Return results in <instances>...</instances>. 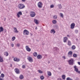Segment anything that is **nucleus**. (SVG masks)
<instances>
[{
    "mask_svg": "<svg viewBox=\"0 0 80 80\" xmlns=\"http://www.w3.org/2000/svg\"><path fill=\"white\" fill-rule=\"evenodd\" d=\"M25 7V6L22 4H19L18 5V8L19 9H23Z\"/></svg>",
    "mask_w": 80,
    "mask_h": 80,
    "instance_id": "1",
    "label": "nucleus"
},
{
    "mask_svg": "<svg viewBox=\"0 0 80 80\" xmlns=\"http://www.w3.org/2000/svg\"><path fill=\"white\" fill-rule=\"evenodd\" d=\"M29 33V31L26 29L24 30L23 32V34L24 35H28Z\"/></svg>",
    "mask_w": 80,
    "mask_h": 80,
    "instance_id": "2",
    "label": "nucleus"
},
{
    "mask_svg": "<svg viewBox=\"0 0 80 80\" xmlns=\"http://www.w3.org/2000/svg\"><path fill=\"white\" fill-rule=\"evenodd\" d=\"M68 62L69 65H73V62H74V60L73 59H72L68 61Z\"/></svg>",
    "mask_w": 80,
    "mask_h": 80,
    "instance_id": "3",
    "label": "nucleus"
},
{
    "mask_svg": "<svg viewBox=\"0 0 80 80\" xmlns=\"http://www.w3.org/2000/svg\"><path fill=\"white\" fill-rule=\"evenodd\" d=\"M30 15L31 17H34L35 16V13L33 11L30 12Z\"/></svg>",
    "mask_w": 80,
    "mask_h": 80,
    "instance_id": "4",
    "label": "nucleus"
},
{
    "mask_svg": "<svg viewBox=\"0 0 80 80\" xmlns=\"http://www.w3.org/2000/svg\"><path fill=\"white\" fill-rule=\"evenodd\" d=\"M38 5L39 8H42V5H43V4L41 2H39L38 4Z\"/></svg>",
    "mask_w": 80,
    "mask_h": 80,
    "instance_id": "5",
    "label": "nucleus"
},
{
    "mask_svg": "<svg viewBox=\"0 0 80 80\" xmlns=\"http://www.w3.org/2000/svg\"><path fill=\"white\" fill-rule=\"evenodd\" d=\"M75 26V24L74 22H73L71 24V29H73Z\"/></svg>",
    "mask_w": 80,
    "mask_h": 80,
    "instance_id": "6",
    "label": "nucleus"
},
{
    "mask_svg": "<svg viewBox=\"0 0 80 80\" xmlns=\"http://www.w3.org/2000/svg\"><path fill=\"white\" fill-rule=\"evenodd\" d=\"M20 15H22V12L21 11L19 12L17 14V16L18 17V18H20Z\"/></svg>",
    "mask_w": 80,
    "mask_h": 80,
    "instance_id": "7",
    "label": "nucleus"
},
{
    "mask_svg": "<svg viewBox=\"0 0 80 80\" xmlns=\"http://www.w3.org/2000/svg\"><path fill=\"white\" fill-rule=\"evenodd\" d=\"M14 71L17 74H19L20 73V71L18 68H16L14 69Z\"/></svg>",
    "mask_w": 80,
    "mask_h": 80,
    "instance_id": "8",
    "label": "nucleus"
},
{
    "mask_svg": "<svg viewBox=\"0 0 80 80\" xmlns=\"http://www.w3.org/2000/svg\"><path fill=\"white\" fill-rule=\"evenodd\" d=\"M13 60L14 62H20V59L18 58H13Z\"/></svg>",
    "mask_w": 80,
    "mask_h": 80,
    "instance_id": "9",
    "label": "nucleus"
},
{
    "mask_svg": "<svg viewBox=\"0 0 80 80\" xmlns=\"http://www.w3.org/2000/svg\"><path fill=\"white\" fill-rule=\"evenodd\" d=\"M26 49L28 52H30V51H31V49L30 48H29V47H28V46H26Z\"/></svg>",
    "mask_w": 80,
    "mask_h": 80,
    "instance_id": "10",
    "label": "nucleus"
},
{
    "mask_svg": "<svg viewBox=\"0 0 80 80\" xmlns=\"http://www.w3.org/2000/svg\"><path fill=\"white\" fill-rule=\"evenodd\" d=\"M28 60L30 62H33V59H32V58L30 57H29L28 58Z\"/></svg>",
    "mask_w": 80,
    "mask_h": 80,
    "instance_id": "11",
    "label": "nucleus"
},
{
    "mask_svg": "<svg viewBox=\"0 0 80 80\" xmlns=\"http://www.w3.org/2000/svg\"><path fill=\"white\" fill-rule=\"evenodd\" d=\"M74 71H76V72H78V69L77 68L76 66H75L74 67Z\"/></svg>",
    "mask_w": 80,
    "mask_h": 80,
    "instance_id": "12",
    "label": "nucleus"
},
{
    "mask_svg": "<svg viewBox=\"0 0 80 80\" xmlns=\"http://www.w3.org/2000/svg\"><path fill=\"white\" fill-rule=\"evenodd\" d=\"M37 58L38 59H41L42 58V57L41 55H38L37 56Z\"/></svg>",
    "mask_w": 80,
    "mask_h": 80,
    "instance_id": "13",
    "label": "nucleus"
},
{
    "mask_svg": "<svg viewBox=\"0 0 80 80\" xmlns=\"http://www.w3.org/2000/svg\"><path fill=\"white\" fill-rule=\"evenodd\" d=\"M58 28H59V27H58V25H55L54 26V29L55 30H57V29H58Z\"/></svg>",
    "mask_w": 80,
    "mask_h": 80,
    "instance_id": "14",
    "label": "nucleus"
},
{
    "mask_svg": "<svg viewBox=\"0 0 80 80\" xmlns=\"http://www.w3.org/2000/svg\"><path fill=\"white\" fill-rule=\"evenodd\" d=\"M67 39H68V38H67V37H64L63 39L64 42H65H65H67Z\"/></svg>",
    "mask_w": 80,
    "mask_h": 80,
    "instance_id": "15",
    "label": "nucleus"
},
{
    "mask_svg": "<svg viewBox=\"0 0 80 80\" xmlns=\"http://www.w3.org/2000/svg\"><path fill=\"white\" fill-rule=\"evenodd\" d=\"M2 32H3V28L2 27H0V33H1Z\"/></svg>",
    "mask_w": 80,
    "mask_h": 80,
    "instance_id": "16",
    "label": "nucleus"
},
{
    "mask_svg": "<svg viewBox=\"0 0 80 80\" xmlns=\"http://www.w3.org/2000/svg\"><path fill=\"white\" fill-rule=\"evenodd\" d=\"M34 22L36 24L38 25V20L35 19H34Z\"/></svg>",
    "mask_w": 80,
    "mask_h": 80,
    "instance_id": "17",
    "label": "nucleus"
},
{
    "mask_svg": "<svg viewBox=\"0 0 80 80\" xmlns=\"http://www.w3.org/2000/svg\"><path fill=\"white\" fill-rule=\"evenodd\" d=\"M13 29H14V33H18V31L17 28H15Z\"/></svg>",
    "mask_w": 80,
    "mask_h": 80,
    "instance_id": "18",
    "label": "nucleus"
},
{
    "mask_svg": "<svg viewBox=\"0 0 80 80\" xmlns=\"http://www.w3.org/2000/svg\"><path fill=\"white\" fill-rule=\"evenodd\" d=\"M58 8H59V9H61L62 8V5L61 4H58Z\"/></svg>",
    "mask_w": 80,
    "mask_h": 80,
    "instance_id": "19",
    "label": "nucleus"
},
{
    "mask_svg": "<svg viewBox=\"0 0 80 80\" xmlns=\"http://www.w3.org/2000/svg\"><path fill=\"white\" fill-rule=\"evenodd\" d=\"M72 53H73V52H72L69 51L68 52V54L70 55H71V56H72Z\"/></svg>",
    "mask_w": 80,
    "mask_h": 80,
    "instance_id": "20",
    "label": "nucleus"
},
{
    "mask_svg": "<svg viewBox=\"0 0 80 80\" xmlns=\"http://www.w3.org/2000/svg\"><path fill=\"white\" fill-rule=\"evenodd\" d=\"M4 55L6 56V57H7L8 56V52H6L4 53Z\"/></svg>",
    "mask_w": 80,
    "mask_h": 80,
    "instance_id": "21",
    "label": "nucleus"
},
{
    "mask_svg": "<svg viewBox=\"0 0 80 80\" xmlns=\"http://www.w3.org/2000/svg\"><path fill=\"white\" fill-rule=\"evenodd\" d=\"M19 78L21 79H22L23 78V76L22 75H20L19 76Z\"/></svg>",
    "mask_w": 80,
    "mask_h": 80,
    "instance_id": "22",
    "label": "nucleus"
},
{
    "mask_svg": "<svg viewBox=\"0 0 80 80\" xmlns=\"http://www.w3.org/2000/svg\"><path fill=\"white\" fill-rule=\"evenodd\" d=\"M68 45H69V46H70V45H71L72 43H71V42L70 41H68Z\"/></svg>",
    "mask_w": 80,
    "mask_h": 80,
    "instance_id": "23",
    "label": "nucleus"
},
{
    "mask_svg": "<svg viewBox=\"0 0 80 80\" xmlns=\"http://www.w3.org/2000/svg\"><path fill=\"white\" fill-rule=\"evenodd\" d=\"M3 62V58L1 57L0 56V62Z\"/></svg>",
    "mask_w": 80,
    "mask_h": 80,
    "instance_id": "24",
    "label": "nucleus"
},
{
    "mask_svg": "<svg viewBox=\"0 0 80 80\" xmlns=\"http://www.w3.org/2000/svg\"><path fill=\"white\" fill-rule=\"evenodd\" d=\"M54 49L55 50V51H56V52L58 51V48L57 47L54 48Z\"/></svg>",
    "mask_w": 80,
    "mask_h": 80,
    "instance_id": "25",
    "label": "nucleus"
},
{
    "mask_svg": "<svg viewBox=\"0 0 80 80\" xmlns=\"http://www.w3.org/2000/svg\"><path fill=\"white\" fill-rule=\"evenodd\" d=\"M48 75L49 76H51L52 75V73H51V72L50 71H48Z\"/></svg>",
    "mask_w": 80,
    "mask_h": 80,
    "instance_id": "26",
    "label": "nucleus"
},
{
    "mask_svg": "<svg viewBox=\"0 0 80 80\" xmlns=\"http://www.w3.org/2000/svg\"><path fill=\"white\" fill-rule=\"evenodd\" d=\"M33 55L34 57H37V52H35L33 53Z\"/></svg>",
    "mask_w": 80,
    "mask_h": 80,
    "instance_id": "27",
    "label": "nucleus"
},
{
    "mask_svg": "<svg viewBox=\"0 0 80 80\" xmlns=\"http://www.w3.org/2000/svg\"><path fill=\"white\" fill-rule=\"evenodd\" d=\"M55 33V31L54 30V29H53L51 30V33Z\"/></svg>",
    "mask_w": 80,
    "mask_h": 80,
    "instance_id": "28",
    "label": "nucleus"
},
{
    "mask_svg": "<svg viewBox=\"0 0 80 80\" xmlns=\"http://www.w3.org/2000/svg\"><path fill=\"white\" fill-rule=\"evenodd\" d=\"M72 50H75V49L76 48V47H75V45L72 46Z\"/></svg>",
    "mask_w": 80,
    "mask_h": 80,
    "instance_id": "29",
    "label": "nucleus"
},
{
    "mask_svg": "<svg viewBox=\"0 0 80 80\" xmlns=\"http://www.w3.org/2000/svg\"><path fill=\"white\" fill-rule=\"evenodd\" d=\"M52 23L53 24H55L57 23V21L56 20H53L52 21Z\"/></svg>",
    "mask_w": 80,
    "mask_h": 80,
    "instance_id": "30",
    "label": "nucleus"
},
{
    "mask_svg": "<svg viewBox=\"0 0 80 80\" xmlns=\"http://www.w3.org/2000/svg\"><path fill=\"white\" fill-rule=\"evenodd\" d=\"M0 77H1V78L2 77V78H4V77H5V75L3 73H2L1 74Z\"/></svg>",
    "mask_w": 80,
    "mask_h": 80,
    "instance_id": "31",
    "label": "nucleus"
},
{
    "mask_svg": "<svg viewBox=\"0 0 80 80\" xmlns=\"http://www.w3.org/2000/svg\"><path fill=\"white\" fill-rule=\"evenodd\" d=\"M73 57H74V58H76V57H77V55L76 54H73Z\"/></svg>",
    "mask_w": 80,
    "mask_h": 80,
    "instance_id": "32",
    "label": "nucleus"
},
{
    "mask_svg": "<svg viewBox=\"0 0 80 80\" xmlns=\"http://www.w3.org/2000/svg\"><path fill=\"white\" fill-rule=\"evenodd\" d=\"M40 78L42 80H43V79H44V77L43 76H41L40 77Z\"/></svg>",
    "mask_w": 80,
    "mask_h": 80,
    "instance_id": "33",
    "label": "nucleus"
},
{
    "mask_svg": "<svg viewBox=\"0 0 80 80\" xmlns=\"http://www.w3.org/2000/svg\"><path fill=\"white\" fill-rule=\"evenodd\" d=\"M62 78L63 79V80H65V75H63L62 76Z\"/></svg>",
    "mask_w": 80,
    "mask_h": 80,
    "instance_id": "34",
    "label": "nucleus"
},
{
    "mask_svg": "<svg viewBox=\"0 0 80 80\" xmlns=\"http://www.w3.org/2000/svg\"><path fill=\"white\" fill-rule=\"evenodd\" d=\"M53 18L54 19H57V16L56 15H55L54 16Z\"/></svg>",
    "mask_w": 80,
    "mask_h": 80,
    "instance_id": "35",
    "label": "nucleus"
},
{
    "mask_svg": "<svg viewBox=\"0 0 80 80\" xmlns=\"http://www.w3.org/2000/svg\"><path fill=\"white\" fill-rule=\"evenodd\" d=\"M75 33H78V30L77 29H76L75 30Z\"/></svg>",
    "mask_w": 80,
    "mask_h": 80,
    "instance_id": "36",
    "label": "nucleus"
},
{
    "mask_svg": "<svg viewBox=\"0 0 80 80\" xmlns=\"http://www.w3.org/2000/svg\"><path fill=\"white\" fill-rule=\"evenodd\" d=\"M12 41H14L15 40V37H13L12 38Z\"/></svg>",
    "mask_w": 80,
    "mask_h": 80,
    "instance_id": "37",
    "label": "nucleus"
},
{
    "mask_svg": "<svg viewBox=\"0 0 80 80\" xmlns=\"http://www.w3.org/2000/svg\"><path fill=\"white\" fill-rule=\"evenodd\" d=\"M60 16L62 17V18H63V15L62 13H60Z\"/></svg>",
    "mask_w": 80,
    "mask_h": 80,
    "instance_id": "38",
    "label": "nucleus"
},
{
    "mask_svg": "<svg viewBox=\"0 0 80 80\" xmlns=\"http://www.w3.org/2000/svg\"><path fill=\"white\" fill-rule=\"evenodd\" d=\"M38 72L39 73H42V71L40 70H38Z\"/></svg>",
    "mask_w": 80,
    "mask_h": 80,
    "instance_id": "39",
    "label": "nucleus"
},
{
    "mask_svg": "<svg viewBox=\"0 0 80 80\" xmlns=\"http://www.w3.org/2000/svg\"><path fill=\"white\" fill-rule=\"evenodd\" d=\"M50 7L51 8H53V7H54V5H51Z\"/></svg>",
    "mask_w": 80,
    "mask_h": 80,
    "instance_id": "40",
    "label": "nucleus"
},
{
    "mask_svg": "<svg viewBox=\"0 0 80 80\" xmlns=\"http://www.w3.org/2000/svg\"><path fill=\"white\" fill-rule=\"evenodd\" d=\"M11 46L12 47H14V44H13V43L11 44Z\"/></svg>",
    "mask_w": 80,
    "mask_h": 80,
    "instance_id": "41",
    "label": "nucleus"
},
{
    "mask_svg": "<svg viewBox=\"0 0 80 80\" xmlns=\"http://www.w3.org/2000/svg\"><path fill=\"white\" fill-rule=\"evenodd\" d=\"M17 47H19L20 46V44L19 43H18L17 44Z\"/></svg>",
    "mask_w": 80,
    "mask_h": 80,
    "instance_id": "42",
    "label": "nucleus"
},
{
    "mask_svg": "<svg viewBox=\"0 0 80 80\" xmlns=\"http://www.w3.org/2000/svg\"><path fill=\"white\" fill-rule=\"evenodd\" d=\"M25 68V65H23L22 66V68Z\"/></svg>",
    "mask_w": 80,
    "mask_h": 80,
    "instance_id": "43",
    "label": "nucleus"
},
{
    "mask_svg": "<svg viewBox=\"0 0 80 80\" xmlns=\"http://www.w3.org/2000/svg\"><path fill=\"white\" fill-rule=\"evenodd\" d=\"M0 80H4V79L2 78L1 77H0Z\"/></svg>",
    "mask_w": 80,
    "mask_h": 80,
    "instance_id": "44",
    "label": "nucleus"
},
{
    "mask_svg": "<svg viewBox=\"0 0 80 80\" xmlns=\"http://www.w3.org/2000/svg\"><path fill=\"white\" fill-rule=\"evenodd\" d=\"M58 80H62V79L60 78H59L58 79Z\"/></svg>",
    "mask_w": 80,
    "mask_h": 80,
    "instance_id": "45",
    "label": "nucleus"
},
{
    "mask_svg": "<svg viewBox=\"0 0 80 80\" xmlns=\"http://www.w3.org/2000/svg\"><path fill=\"white\" fill-rule=\"evenodd\" d=\"M6 18H4V21H5V20H6Z\"/></svg>",
    "mask_w": 80,
    "mask_h": 80,
    "instance_id": "46",
    "label": "nucleus"
},
{
    "mask_svg": "<svg viewBox=\"0 0 80 80\" xmlns=\"http://www.w3.org/2000/svg\"><path fill=\"white\" fill-rule=\"evenodd\" d=\"M62 58H64V59H66V58H65V56L63 57H62Z\"/></svg>",
    "mask_w": 80,
    "mask_h": 80,
    "instance_id": "47",
    "label": "nucleus"
},
{
    "mask_svg": "<svg viewBox=\"0 0 80 80\" xmlns=\"http://www.w3.org/2000/svg\"><path fill=\"white\" fill-rule=\"evenodd\" d=\"M78 65H80V62H78Z\"/></svg>",
    "mask_w": 80,
    "mask_h": 80,
    "instance_id": "48",
    "label": "nucleus"
},
{
    "mask_svg": "<svg viewBox=\"0 0 80 80\" xmlns=\"http://www.w3.org/2000/svg\"><path fill=\"white\" fill-rule=\"evenodd\" d=\"M37 29H38L37 27H36L35 28V29H36V30H37Z\"/></svg>",
    "mask_w": 80,
    "mask_h": 80,
    "instance_id": "49",
    "label": "nucleus"
},
{
    "mask_svg": "<svg viewBox=\"0 0 80 80\" xmlns=\"http://www.w3.org/2000/svg\"><path fill=\"white\" fill-rule=\"evenodd\" d=\"M4 31L5 32H7V30H6V29H4Z\"/></svg>",
    "mask_w": 80,
    "mask_h": 80,
    "instance_id": "50",
    "label": "nucleus"
},
{
    "mask_svg": "<svg viewBox=\"0 0 80 80\" xmlns=\"http://www.w3.org/2000/svg\"><path fill=\"white\" fill-rule=\"evenodd\" d=\"M22 2H25V0H22Z\"/></svg>",
    "mask_w": 80,
    "mask_h": 80,
    "instance_id": "51",
    "label": "nucleus"
},
{
    "mask_svg": "<svg viewBox=\"0 0 80 80\" xmlns=\"http://www.w3.org/2000/svg\"><path fill=\"white\" fill-rule=\"evenodd\" d=\"M78 73H80V71H78Z\"/></svg>",
    "mask_w": 80,
    "mask_h": 80,
    "instance_id": "52",
    "label": "nucleus"
},
{
    "mask_svg": "<svg viewBox=\"0 0 80 80\" xmlns=\"http://www.w3.org/2000/svg\"><path fill=\"white\" fill-rule=\"evenodd\" d=\"M58 69H59V70H60V69H61V68H59Z\"/></svg>",
    "mask_w": 80,
    "mask_h": 80,
    "instance_id": "53",
    "label": "nucleus"
},
{
    "mask_svg": "<svg viewBox=\"0 0 80 80\" xmlns=\"http://www.w3.org/2000/svg\"><path fill=\"white\" fill-rule=\"evenodd\" d=\"M42 45H45V43H42Z\"/></svg>",
    "mask_w": 80,
    "mask_h": 80,
    "instance_id": "54",
    "label": "nucleus"
},
{
    "mask_svg": "<svg viewBox=\"0 0 80 80\" xmlns=\"http://www.w3.org/2000/svg\"><path fill=\"white\" fill-rule=\"evenodd\" d=\"M12 67V65L11 64V67Z\"/></svg>",
    "mask_w": 80,
    "mask_h": 80,
    "instance_id": "55",
    "label": "nucleus"
},
{
    "mask_svg": "<svg viewBox=\"0 0 80 80\" xmlns=\"http://www.w3.org/2000/svg\"><path fill=\"white\" fill-rule=\"evenodd\" d=\"M1 72H2V71H0V73H1Z\"/></svg>",
    "mask_w": 80,
    "mask_h": 80,
    "instance_id": "56",
    "label": "nucleus"
},
{
    "mask_svg": "<svg viewBox=\"0 0 80 80\" xmlns=\"http://www.w3.org/2000/svg\"><path fill=\"white\" fill-rule=\"evenodd\" d=\"M30 34H31V35L32 36V35H33V34H31V33H30Z\"/></svg>",
    "mask_w": 80,
    "mask_h": 80,
    "instance_id": "57",
    "label": "nucleus"
},
{
    "mask_svg": "<svg viewBox=\"0 0 80 80\" xmlns=\"http://www.w3.org/2000/svg\"><path fill=\"white\" fill-rule=\"evenodd\" d=\"M67 37H69V35H67Z\"/></svg>",
    "mask_w": 80,
    "mask_h": 80,
    "instance_id": "58",
    "label": "nucleus"
},
{
    "mask_svg": "<svg viewBox=\"0 0 80 80\" xmlns=\"http://www.w3.org/2000/svg\"><path fill=\"white\" fill-rule=\"evenodd\" d=\"M4 1H7V0H4Z\"/></svg>",
    "mask_w": 80,
    "mask_h": 80,
    "instance_id": "59",
    "label": "nucleus"
},
{
    "mask_svg": "<svg viewBox=\"0 0 80 80\" xmlns=\"http://www.w3.org/2000/svg\"><path fill=\"white\" fill-rule=\"evenodd\" d=\"M28 13V12H27V11L26 13Z\"/></svg>",
    "mask_w": 80,
    "mask_h": 80,
    "instance_id": "60",
    "label": "nucleus"
}]
</instances>
